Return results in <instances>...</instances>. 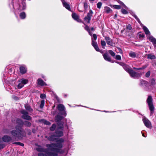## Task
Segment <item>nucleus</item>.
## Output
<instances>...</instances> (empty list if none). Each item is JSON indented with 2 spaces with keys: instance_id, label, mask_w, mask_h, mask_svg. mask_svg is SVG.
I'll use <instances>...</instances> for the list:
<instances>
[{
  "instance_id": "nucleus-9",
  "label": "nucleus",
  "mask_w": 156,
  "mask_h": 156,
  "mask_svg": "<svg viewBox=\"0 0 156 156\" xmlns=\"http://www.w3.org/2000/svg\"><path fill=\"white\" fill-rule=\"evenodd\" d=\"M140 85L145 88L147 87L149 85V84L148 82L145 80H140Z\"/></svg>"
},
{
  "instance_id": "nucleus-54",
  "label": "nucleus",
  "mask_w": 156,
  "mask_h": 156,
  "mask_svg": "<svg viewBox=\"0 0 156 156\" xmlns=\"http://www.w3.org/2000/svg\"><path fill=\"white\" fill-rule=\"evenodd\" d=\"M119 64L123 66V67L124 66L125 64L124 63L120 62H119Z\"/></svg>"
},
{
  "instance_id": "nucleus-38",
  "label": "nucleus",
  "mask_w": 156,
  "mask_h": 156,
  "mask_svg": "<svg viewBox=\"0 0 156 156\" xmlns=\"http://www.w3.org/2000/svg\"><path fill=\"white\" fill-rule=\"evenodd\" d=\"M108 52L112 56H114L115 55V53L111 50H109Z\"/></svg>"
},
{
  "instance_id": "nucleus-25",
  "label": "nucleus",
  "mask_w": 156,
  "mask_h": 156,
  "mask_svg": "<svg viewBox=\"0 0 156 156\" xmlns=\"http://www.w3.org/2000/svg\"><path fill=\"white\" fill-rule=\"evenodd\" d=\"M123 68L128 73H129V71L131 70L129 69V66L128 65H127L126 64H125Z\"/></svg>"
},
{
  "instance_id": "nucleus-21",
  "label": "nucleus",
  "mask_w": 156,
  "mask_h": 156,
  "mask_svg": "<svg viewBox=\"0 0 156 156\" xmlns=\"http://www.w3.org/2000/svg\"><path fill=\"white\" fill-rule=\"evenodd\" d=\"M143 29L144 30L145 34L147 36H150V32L147 28L145 26H144L143 27Z\"/></svg>"
},
{
  "instance_id": "nucleus-13",
  "label": "nucleus",
  "mask_w": 156,
  "mask_h": 156,
  "mask_svg": "<svg viewBox=\"0 0 156 156\" xmlns=\"http://www.w3.org/2000/svg\"><path fill=\"white\" fill-rule=\"evenodd\" d=\"M37 150L38 151L41 152V153H43L42 152H45L47 154V153H48L49 151H48V150L45 149H44L41 147H39L37 148Z\"/></svg>"
},
{
  "instance_id": "nucleus-14",
  "label": "nucleus",
  "mask_w": 156,
  "mask_h": 156,
  "mask_svg": "<svg viewBox=\"0 0 156 156\" xmlns=\"http://www.w3.org/2000/svg\"><path fill=\"white\" fill-rule=\"evenodd\" d=\"M149 40L152 42L154 46H156V39L152 36H148Z\"/></svg>"
},
{
  "instance_id": "nucleus-7",
  "label": "nucleus",
  "mask_w": 156,
  "mask_h": 156,
  "mask_svg": "<svg viewBox=\"0 0 156 156\" xmlns=\"http://www.w3.org/2000/svg\"><path fill=\"white\" fill-rule=\"evenodd\" d=\"M129 73L131 77L134 78H136L140 77L141 76L140 73L135 72L132 70L130 71Z\"/></svg>"
},
{
  "instance_id": "nucleus-30",
  "label": "nucleus",
  "mask_w": 156,
  "mask_h": 156,
  "mask_svg": "<svg viewBox=\"0 0 156 156\" xmlns=\"http://www.w3.org/2000/svg\"><path fill=\"white\" fill-rule=\"evenodd\" d=\"M155 56L152 54H149L147 55V58L150 59H154L155 58Z\"/></svg>"
},
{
  "instance_id": "nucleus-37",
  "label": "nucleus",
  "mask_w": 156,
  "mask_h": 156,
  "mask_svg": "<svg viewBox=\"0 0 156 156\" xmlns=\"http://www.w3.org/2000/svg\"><path fill=\"white\" fill-rule=\"evenodd\" d=\"M56 124H54L52 125L51 127L50 128V130L51 131H54L56 127Z\"/></svg>"
},
{
  "instance_id": "nucleus-19",
  "label": "nucleus",
  "mask_w": 156,
  "mask_h": 156,
  "mask_svg": "<svg viewBox=\"0 0 156 156\" xmlns=\"http://www.w3.org/2000/svg\"><path fill=\"white\" fill-rule=\"evenodd\" d=\"M62 2L63 5L64 7H65L66 9L69 10H70V7L69 4L67 3L63 0H61Z\"/></svg>"
},
{
  "instance_id": "nucleus-49",
  "label": "nucleus",
  "mask_w": 156,
  "mask_h": 156,
  "mask_svg": "<svg viewBox=\"0 0 156 156\" xmlns=\"http://www.w3.org/2000/svg\"><path fill=\"white\" fill-rule=\"evenodd\" d=\"M44 124L46 125H50V123L49 122L47 121L46 120H45L44 121Z\"/></svg>"
},
{
  "instance_id": "nucleus-34",
  "label": "nucleus",
  "mask_w": 156,
  "mask_h": 156,
  "mask_svg": "<svg viewBox=\"0 0 156 156\" xmlns=\"http://www.w3.org/2000/svg\"><path fill=\"white\" fill-rule=\"evenodd\" d=\"M23 124H24L25 126L28 127L30 126H31V123L27 121H25L24 122Z\"/></svg>"
},
{
  "instance_id": "nucleus-29",
  "label": "nucleus",
  "mask_w": 156,
  "mask_h": 156,
  "mask_svg": "<svg viewBox=\"0 0 156 156\" xmlns=\"http://www.w3.org/2000/svg\"><path fill=\"white\" fill-rule=\"evenodd\" d=\"M26 14L24 12H23L21 13L20 15V18L22 19H25L26 17Z\"/></svg>"
},
{
  "instance_id": "nucleus-45",
  "label": "nucleus",
  "mask_w": 156,
  "mask_h": 156,
  "mask_svg": "<svg viewBox=\"0 0 156 156\" xmlns=\"http://www.w3.org/2000/svg\"><path fill=\"white\" fill-rule=\"evenodd\" d=\"M40 97L42 99H44L46 97V95L44 94H41Z\"/></svg>"
},
{
  "instance_id": "nucleus-23",
  "label": "nucleus",
  "mask_w": 156,
  "mask_h": 156,
  "mask_svg": "<svg viewBox=\"0 0 156 156\" xmlns=\"http://www.w3.org/2000/svg\"><path fill=\"white\" fill-rule=\"evenodd\" d=\"M25 108L29 112H31L33 111V109L31 108L30 105L28 104L25 105Z\"/></svg>"
},
{
  "instance_id": "nucleus-8",
  "label": "nucleus",
  "mask_w": 156,
  "mask_h": 156,
  "mask_svg": "<svg viewBox=\"0 0 156 156\" xmlns=\"http://www.w3.org/2000/svg\"><path fill=\"white\" fill-rule=\"evenodd\" d=\"M143 121L145 126L150 128L151 127V123L150 121L146 118H143Z\"/></svg>"
},
{
  "instance_id": "nucleus-15",
  "label": "nucleus",
  "mask_w": 156,
  "mask_h": 156,
  "mask_svg": "<svg viewBox=\"0 0 156 156\" xmlns=\"http://www.w3.org/2000/svg\"><path fill=\"white\" fill-rule=\"evenodd\" d=\"M37 82L38 84L41 86L47 85L46 83L40 78L37 80Z\"/></svg>"
},
{
  "instance_id": "nucleus-12",
  "label": "nucleus",
  "mask_w": 156,
  "mask_h": 156,
  "mask_svg": "<svg viewBox=\"0 0 156 156\" xmlns=\"http://www.w3.org/2000/svg\"><path fill=\"white\" fill-rule=\"evenodd\" d=\"M120 4L121 5H114L113 6V7L116 9H119L121 8V7H123L125 9L126 8V6L122 2H121Z\"/></svg>"
},
{
  "instance_id": "nucleus-59",
  "label": "nucleus",
  "mask_w": 156,
  "mask_h": 156,
  "mask_svg": "<svg viewBox=\"0 0 156 156\" xmlns=\"http://www.w3.org/2000/svg\"><path fill=\"white\" fill-rule=\"evenodd\" d=\"M89 33V34L90 35V36H91L92 35V32H91L90 31H88Z\"/></svg>"
},
{
  "instance_id": "nucleus-55",
  "label": "nucleus",
  "mask_w": 156,
  "mask_h": 156,
  "mask_svg": "<svg viewBox=\"0 0 156 156\" xmlns=\"http://www.w3.org/2000/svg\"><path fill=\"white\" fill-rule=\"evenodd\" d=\"M139 37L140 38H143L144 37L143 34H140L139 35Z\"/></svg>"
},
{
  "instance_id": "nucleus-6",
  "label": "nucleus",
  "mask_w": 156,
  "mask_h": 156,
  "mask_svg": "<svg viewBox=\"0 0 156 156\" xmlns=\"http://www.w3.org/2000/svg\"><path fill=\"white\" fill-rule=\"evenodd\" d=\"M21 112L23 114L22 116V118L29 120H31V117L28 115V113L26 111L24 110H23L21 111Z\"/></svg>"
},
{
  "instance_id": "nucleus-27",
  "label": "nucleus",
  "mask_w": 156,
  "mask_h": 156,
  "mask_svg": "<svg viewBox=\"0 0 156 156\" xmlns=\"http://www.w3.org/2000/svg\"><path fill=\"white\" fill-rule=\"evenodd\" d=\"M16 122L20 126L23 125L24 123L21 119H17L16 120Z\"/></svg>"
},
{
  "instance_id": "nucleus-3",
  "label": "nucleus",
  "mask_w": 156,
  "mask_h": 156,
  "mask_svg": "<svg viewBox=\"0 0 156 156\" xmlns=\"http://www.w3.org/2000/svg\"><path fill=\"white\" fill-rule=\"evenodd\" d=\"M147 101L150 110L151 111V114L152 115L153 114V111L154 108L153 104L152 99L151 96H149L148 97Z\"/></svg>"
},
{
  "instance_id": "nucleus-64",
  "label": "nucleus",
  "mask_w": 156,
  "mask_h": 156,
  "mask_svg": "<svg viewBox=\"0 0 156 156\" xmlns=\"http://www.w3.org/2000/svg\"><path fill=\"white\" fill-rule=\"evenodd\" d=\"M66 127H67V129H68V127L67 126V125H66Z\"/></svg>"
},
{
  "instance_id": "nucleus-31",
  "label": "nucleus",
  "mask_w": 156,
  "mask_h": 156,
  "mask_svg": "<svg viewBox=\"0 0 156 156\" xmlns=\"http://www.w3.org/2000/svg\"><path fill=\"white\" fill-rule=\"evenodd\" d=\"M147 65H145L141 68H136L135 67H133V69H134L142 70V69H145V68H146L147 67Z\"/></svg>"
},
{
  "instance_id": "nucleus-51",
  "label": "nucleus",
  "mask_w": 156,
  "mask_h": 156,
  "mask_svg": "<svg viewBox=\"0 0 156 156\" xmlns=\"http://www.w3.org/2000/svg\"><path fill=\"white\" fill-rule=\"evenodd\" d=\"M85 29L87 30L88 32L90 31V29L89 27L87 26H86L85 28Z\"/></svg>"
},
{
  "instance_id": "nucleus-43",
  "label": "nucleus",
  "mask_w": 156,
  "mask_h": 156,
  "mask_svg": "<svg viewBox=\"0 0 156 156\" xmlns=\"http://www.w3.org/2000/svg\"><path fill=\"white\" fill-rule=\"evenodd\" d=\"M102 5V3L101 2H99L97 4V7L100 9L101 8Z\"/></svg>"
},
{
  "instance_id": "nucleus-48",
  "label": "nucleus",
  "mask_w": 156,
  "mask_h": 156,
  "mask_svg": "<svg viewBox=\"0 0 156 156\" xmlns=\"http://www.w3.org/2000/svg\"><path fill=\"white\" fill-rule=\"evenodd\" d=\"M150 71H149L146 73V74H145V76L146 77H148L150 76Z\"/></svg>"
},
{
  "instance_id": "nucleus-26",
  "label": "nucleus",
  "mask_w": 156,
  "mask_h": 156,
  "mask_svg": "<svg viewBox=\"0 0 156 156\" xmlns=\"http://www.w3.org/2000/svg\"><path fill=\"white\" fill-rule=\"evenodd\" d=\"M20 82H21L24 85L28 82V80L24 79H22L20 80Z\"/></svg>"
},
{
  "instance_id": "nucleus-52",
  "label": "nucleus",
  "mask_w": 156,
  "mask_h": 156,
  "mask_svg": "<svg viewBox=\"0 0 156 156\" xmlns=\"http://www.w3.org/2000/svg\"><path fill=\"white\" fill-rule=\"evenodd\" d=\"M23 9L24 10V9H25L26 8V4L25 3H23Z\"/></svg>"
},
{
  "instance_id": "nucleus-32",
  "label": "nucleus",
  "mask_w": 156,
  "mask_h": 156,
  "mask_svg": "<svg viewBox=\"0 0 156 156\" xmlns=\"http://www.w3.org/2000/svg\"><path fill=\"white\" fill-rule=\"evenodd\" d=\"M18 82L19 83L18 85V89H20L24 86V85L22 82H20V80L18 81Z\"/></svg>"
},
{
  "instance_id": "nucleus-16",
  "label": "nucleus",
  "mask_w": 156,
  "mask_h": 156,
  "mask_svg": "<svg viewBox=\"0 0 156 156\" xmlns=\"http://www.w3.org/2000/svg\"><path fill=\"white\" fill-rule=\"evenodd\" d=\"M105 39L108 44L111 46L113 45L112 40L109 37H105Z\"/></svg>"
},
{
  "instance_id": "nucleus-28",
  "label": "nucleus",
  "mask_w": 156,
  "mask_h": 156,
  "mask_svg": "<svg viewBox=\"0 0 156 156\" xmlns=\"http://www.w3.org/2000/svg\"><path fill=\"white\" fill-rule=\"evenodd\" d=\"M104 10L107 13H109L112 12V10L111 9L108 7H105Z\"/></svg>"
},
{
  "instance_id": "nucleus-33",
  "label": "nucleus",
  "mask_w": 156,
  "mask_h": 156,
  "mask_svg": "<svg viewBox=\"0 0 156 156\" xmlns=\"http://www.w3.org/2000/svg\"><path fill=\"white\" fill-rule=\"evenodd\" d=\"M85 21L87 23H89L90 21L91 20V18L90 17H88L87 16L85 17L84 18Z\"/></svg>"
},
{
  "instance_id": "nucleus-53",
  "label": "nucleus",
  "mask_w": 156,
  "mask_h": 156,
  "mask_svg": "<svg viewBox=\"0 0 156 156\" xmlns=\"http://www.w3.org/2000/svg\"><path fill=\"white\" fill-rule=\"evenodd\" d=\"M5 145L4 144H1L0 145V149L3 148L5 147Z\"/></svg>"
},
{
  "instance_id": "nucleus-20",
  "label": "nucleus",
  "mask_w": 156,
  "mask_h": 156,
  "mask_svg": "<svg viewBox=\"0 0 156 156\" xmlns=\"http://www.w3.org/2000/svg\"><path fill=\"white\" fill-rule=\"evenodd\" d=\"M63 117L62 116L57 115L55 117V121L56 122H60L62 119Z\"/></svg>"
},
{
  "instance_id": "nucleus-44",
  "label": "nucleus",
  "mask_w": 156,
  "mask_h": 156,
  "mask_svg": "<svg viewBox=\"0 0 156 156\" xmlns=\"http://www.w3.org/2000/svg\"><path fill=\"white\" fill-rule=\"evenodd\" d=\"M84 7L85 10H86L88 7V5L86 2H84Z\"/></svg>"
},
{
  "instance_id": "nucleus-58",
  "label": "nucleus",
  "mask_w": 156,
  "mask_h": 156,
  "mask_svg": "<svg viewBox=\"0 0 156 156\" xmlns=\"http://www.w3.org/2000/svg\"><path fill=\"white\" fill-rule=\"evenodd\" d=\"M155 82V80L154 79H152L151 80V83H154Z\"/></svg>"
},
{
  "instance_id": "nucleus-47",
  "label": "nucleus",
  "mask_w": 156,
  "mask_h": 156,
  "mask_svg": "<svg viewBox=\"0 0 156 156\" xmlns=\"http://www.w3.org/2000/svg\"><path fill=\"white\" fill-rule=\"evenodd\" d=\"M14 144L20 145L22 146H23V145H24V144H23L22 143L20 142H16V143H14Z\"/></svg>"
},
{
  "instance_id": "nucleus-60",
  "label": "nucleus",
  "mask_w": 156,
  "mask_h": 156,
  "mask_svg": "<svg viewBox=\"0 0 156 156\" xmlns=\"http://www.w3.org/2000/svg\"><path fill=\"white\" fill-rule=\"evenodd\" d=\"M142 135L144 137H146V136H145L144 134V133H142Z\"/></svg>"
},
{
  "instance_id": "nucleus-17",
  "label": "nucleus",
  "mask_w": 156,
  "mask_h": 156,
  "mask_svg": "<svg viewBox=\"0 0 156 156\" xmlns=\"http://www.w3.org/2000/svg\"><path fill=\"white\" fill-rule=\"evenodd\" d=\"M57 108L58 110L60 112L64 111L65 107L62 104H59L57 107Z\"/></svg>"
},
{
  "instance_id": "nucleus-56",
  "label": "nucleus",
  "mask_w": 156,
  "mask_h": 156,
  "mask_svg": "<svg viewBox=\"0 0 156 156\" xmlns=\"http://www.w3.org/2000/svg\"><path fill=\"white\" fill-rule=\"evenodd\" d=\"M62 115H64L65 116H66V113L65 112H64L62 113H61Z\"/></svg>"
},
{
  "instance_id": "nucleus-18",
  "label": "nucleus",
  "mask_w": 156,
  "mask_h": 156,
  "mask_svg": "<svg viewBox=\"0 0 156 156\" xmlns=\"http://www.w3.org/2000/svg\"><path fill=\"white\" fill-rule=\"evenodd\" d=\"M72 16L73 18L75 20H76L78 22H80V20L79 18V16L76 13H73L72 14Z\"/></svg>"
},
{
  "instance_id": "nucleus-61",
  "label": "nucleus",
  "mask_w": 156,
  "mask_h": 156,
  "mask_svg": "<svg viewBox=\"0 0 156 156\" xmlns=\"http://www.w3.org/2000/svg\"><path fill=\"white\" fill-rule=\"evenodd\" d=\"M117 17V15H116V14H115V15L114 18H116V17Z\"/></svg>"
},
{
  "instance_id": "nucleus-39",
  "label": "nucleus",
  "mask_w": 156,
  "mask_h": 156,
  "mask_svg": "<svg viewBox=\"0 0 156 156\" xmlns=\"http://www.w3.org/2000/svg\"><path fill=\"white\" fill-rule=\"evenodd\" d=\"M101 44L103 48H104L103 47H105L106 44L105 41L102 40H101Z\"/></svg>"
},
{
  "instance_id": "nucleus-42",
  "label": "nucleus",
  "mask_w": 156,
  "mask_h": 156,
  "mask_svg": "<svg viewBox=\"0 0 156 156\" xmlns=\"http://www.w3.org/2000/svg\"><path fill=\"white\" fill-rule=\"evenodd\" d=\"M115 58L118 60H121V57L120 55H117L115 57Z\"/></svg>"
},
{
  "instance_id": "nucleus-40",
  "label": "nucleus",
  "mask_w": 156,
  "mask_h": 156,
  "mask_svg": "<svg viewBox=\"0 0 156 156\" xmlns=\"http://www.w3.org/2000/svg\"><path fill=\"white\" fill-rule=\"evenodd\" d=\"M44 104V100H42L41 102V104L40 105V107L41 108H43Z\"/></svg>"
},
{
  "instance_id": "nucleus-5",
  "label": "nucleus",
  "mask_w": 156,
  "mask_h": 156,
  "mask_svg": "<svg viewBox=\"0 0 156 156\" xmlns=\"http://www.w3.org/2000/svg\"><path fill=\"white\" fill-rule=\"evenodd\" d=\"M63 124H58V128L56 130L55 135L57 137H59L61 136H63V133L62 131H59V129H63Z\"/></svg>"
},
{
  "instance_id": "nucleus-35",
  "label": "nucleus",
  "mask_w": 156,
  "mask_h": 156,
  "mask_svg": "<svg viewBox=\"0 0 156 156\" xmlns=\"http://www.w3.org/2000/svg\"><path fill=\"white\" fill-rule=\"evenodd\" d=\"M55 136L54 135H52L50 136L49 137L48 139L50 140L54 141L56 139V138L55 137Z\"/></svg>"
},
{
  "instance_id": "nucleus-11",
  "label": "nucleus",
  "mask_w": 156,
  "mask_h": 156,
  "mask_svg": "<svg viewBox=\"0 0 156 156\" xmlns=\"http://www.w3.org/2000/svg\"><path fill=\"white\" fill-rule=\"evenodd\" d=\"M3 141L5 142H8L11 140V137L9 136L5 135L2 137Z\"/></svg>"
},
{
  "instance_id": "nucleus-41",
  "label": "nucleus",
  "mask_w": 156,
  "mask_h": 156,
  "mask_svg": "<svg viewBox=\"0 0 156 156\" xmlns=\"http://www.w3.org/2000/svg\"><path fill=\"white\" fill-rule=\"evenodd\" d=\"M121 12H122V13L123 14H126L128 13L127 11L125 9H121Z\"/></svg>"
},
{
  "instance_id": "nucleus-4",
  "label": "nucleus",
  "mask_w": 156,
  "mask_h": 156,
  "mask_svg": "<svg viewBox=\"0 0 156 156\" xmlns=\"http://www.w3.org/2000/svg\"><path fill=\"white\" fill-rule=\"evenodd\" d=\"M97 39V35L95 34H94L92 38V45L94 47L96 50L98 51H100L99 48L98 47V44L95 41ZM101 52V51H100Z\"/></svg>"
},
{
  "instance_id": "nucleus-24",
  "label": "nucleus",
  "mask_w": 156,
  "mask_h": 156,
  "mask_svg": "<svg viewBox=\"0 0 156 156\" xmlns=\"http://www.w3.org/2000/svg\"><path fill=\"white\" fill-rule=\"evenodd\" d=\"M129 55L132 58H134L136 57V54L135 52L131 51L129 54Z\"/></svg>"
},
{
  "instance_id": "nucleus-46",
  "label": "nucleus",
  "mask_w": 156,
  "mask_h": 156,
  "mask_svg": "<svg viewBox=\"0 0 156 156\" xmlns=\"http://www.w3.org/2000/svg\"><path fill=\"white\" fill-rule=\"evenodd\" d=\"M126 28L129 30H131L132 29V27L130 25L128 24L126 26Z\"/></svg>"
},
{
  "instance_id": "nucleus-36",
  "label": "nucleus",
  "mask_w": 156,
  "mask_h": 156,
  "mask_svg": "<svg viewBox=\"0 0 156 156\" xmlns=\"http://www.w3.org/2000/svg\"><path fill=\"white\" fill-rule=\"evenodd\" d=\"M93 13V12L91 10H90L89 12L88 13L87 16L88 17H90V18H91V16H92V14Z\"/></svg>"
},
{
  "instance_id": "nucleus-57",
  "label": "nucleus",
  "mask_w": 156,
  "mask_h": 156,
  "mask_svg": "<svg viewBox=\"0 0 156 156\" xmlns=\"http://www.w3.org/2000/svg\"><path fill=\"white\" fill-rule=\"evenodd\" d=\"M118 49H119V52L121 53H122V50H121V49H120V48H118Z\"/></svg>"
},
{
  "instance_id": "nucleus-50",
  "label": "nucleus",
  "mask_w": 156,
  "mask_h": 156,
  "mask_svg": "<svg viewBox=\"0 0 156 156\" xmlns=\"http://www.w3.org/2000/svg\"><path fill=\"white\" fill-rule=\"evenodd\" d=\"M134 17L137 20V21H138V22L139 23L140 22V21L139 19V18H138V17L136 16V15H134Z\"/></svg>"
},
{
  "instance_id": "nucleus-63",
  "label": "nucleus",
  "mask_w": 156,
  "mask_h": 156,
  "mask_svg": "<svg viewBox=\"0 0 156 156\" xmlns=\"http://www.w3.org/2000/svg\"><path fill=\"white\" fill-rule=\"evenodd\" d=\"M94 0H89L90 2L94 1Z\"/></svg>"
},
{
  "instance_id": "nucleus-62",
  "label": "nucleus",
  "mask_w": 156,
  "mask_h": 156,
  "mask_svg": "<svg viewBox=\"0 0 156 156\" xmlns=\"http://www.w3.org/2000/svg\"><path fill=\"white\" fill-rule=\"evenodd\" d=\"M91 30H94V27H92L91 28Z\"/></svg>"
},
{
  "instance_id": "nucleus-10",
  "label": "nucleus",
  "mask_w": 156,
  "mask_h": 156,
  "mask_svg": "<svg viewBox=\"0 0 156 156\" xmlns=\"http://www.w3.org/2000/svg\"><path fill=\"white\" fill-rule=\"evenodd\" d=\"M104 59L106 61L110 62H111L113 63V61L111 60L110 57L108 55L107 53H105L103 55Z\"/></svg>"
},
{
  "instance_id": "nucleus-22",
  "label": "nucleus",
  "mask_w": 156,
  "mask_h": 156,
  "mask_svg": "<svg viewBox=\"0 0 156 156\" xmlns=\"http://www.w3.org/2000/svg\"><path fill=\"white\" fill-rule=\"evenodd\" d=\"M20 71L21 73L24 74L26 73L27 69L25 67L21 66L20 67Z\"/></svg>"
},
{
  "instance_id": "nucleus-1",
  "label": "nucleus",
  "mask_w": 156,
  "mask_h": 156,
  "mask_svg": "<svg viewBox=\"0 0 156 156\" xmlns=\"http://www.w3.org/2000/svg\"><path fill=\"white\" fill-rule=\"evenodd\" d=\"M64 142V140L62 139H60L57 141L56 144H47L46 146L51 151L47 153L46 154L43 153H39L38 154V156H57L58 153H63V151L60 149L57 148H61L62 145V143Z\"/></svg>"
},
{
  "instance_id": "nucleus-2",
  "label": "nucleus",
  "mask_w": 156,
  "mask_h": 156,
  "mask_svg": "<svg viewBox=\"0 0 156 156\" xmlns=\"http://www.w3.org/2000/svg\"><path fill=\"white\" fill-rule=\"evenodd\" d=\"M16 130H13L11 132V135L15 137L20 139L23 136V131L22 128L20 126H16Z\"/></svg>"
}]
</instances>
